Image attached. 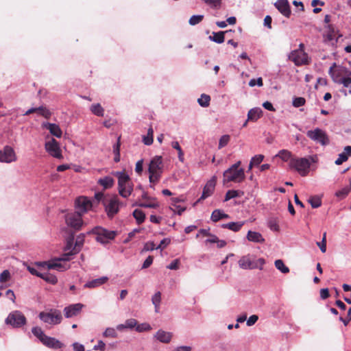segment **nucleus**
I'll return each mask as SVG.
<instances>
[{
    "label": "nucleus",
    "mask_w": 351,
    "mask_h": 351,
    "mask_svg": "<svg viewBox=\"0 0 351 351\" xmlns=\"http://www.w3.org/2000/svg\"><path fill=\"white\" fill-rule=\"evenodd\" d=\"M164 170L163 158L161 156L153 157L149 164V180L152 184H156L160 180Z\"/></svg>",
    "instance_id": "obj_1"
},
{
    "label": "nucleus",
    "mask_w": 351,
    "mask_h": 351,
    "mask_svg": "<svg viewBox=\"0 0 351 351\" xmlns=\"http://www.w3.org/2000/svg\"><path fill=\"white\" fill-rule=\"evenodd\" d=\"M316 156L308 158H295L291 159L289 167L295 169L302 176H306L309 172L311 163L316 162Z\"/></svg>",
    "instance_id": "obj_2"
},
{
    "label": "nucleus",
    "mask_w": 351,
    "mask_h": 351,
    "mask_svg": "<svg viewBox=\"0 0 351 351\" xmlns=\"http://www.w3.org/2000/svg\"><path fill=\"white\" fill-rule=\"evenodd\" d=\"M112 174L118 178V189L120 195L124 198L128 197L133 191V184L129 176L124 171H114Z\"/></svg>",
    "instance_id": "obj_3"
},
{
    "label": "nucleus",
    "mask_w": 351,
    "mask_h": 351,
    "mask_svg": "<svg viewBox=\"0 0 351 351\" xmlns=\"http://www.w3.org/2000/svg\"><path fill=\"white\" fill-rule=\"evenodd\" d=\"M39 319L44 323L49 325H57L61 323L62 316L60 311L51 308L47 311H42L38 314Z\"/></svg>",
    "instance_id": "obj_4"
},
{
    "label": "nucleus",
    "mask_w": 351,
    "mask_h": 351,
    "mask_svg": "<svg viewBox=\"0 0 351 351\" xmlns=\"http://www.w3.org/2000/svg\"><path fill=\"white\" fill-rule=\"evenodd\" d=\"M223 183L224 184L230 182L241 183L245 180V175L243 168H241L240 170L228 168L223 172Z\"/></svg>",
    "instance_id": "obj_5"
},
{
    "label": "nucleus",
    "mask_w": 351,
    "mask_h": 351,
    "mask_svg": "<svg viewBox=\"0 0 351 351\" xmlns=\"http://www.w3.org/2000/svg\"><path fill=\"white\" fill-rule=\"evenodd\" d=\"M90 232L96 234V240L102 244L108 243L110 240L114 239L117 235V232L108 230L99 226L94 228L88 233L89 234Z\"/></svg>",
    "instance_id": "obj_6"
},
{
    "label": "nucleus",
    "mask_w": 351,
    "mask_h": 351,
    "mask_svg": "<svg viewBox=\"0 0 351 351\" xmlns=\"http://www.w3.org/2000/svg\"><path fill=\"white\" fill-rule=\"evenodd\" d=\"M82 217V215L75 211L67 213L64 215L65 223L68 228L78 231L84 225Z\"/></svg>",
    "instance_id": "obj_7"
},
{
    "label": "nucleus",
    "mask_w": 351,
    "mask_h": 351,
    "mask_svg": "<svg viewBox=\"0 0 351 351\" xmlns=\"http://www.w3.org/2000/svg\"><path fill=\"white\" fill-rule=\"evenodd\" d=\"M239 266L243 269H263V265L265 263L264 258H260L256 261H252L250 255L243 256L239 260Z\"/></svg>",
    "instance_id": "obj_8"
},
{
    "label": "nucleus",
    "mask_w": 351,
    "mask_h": 351,
    "mask_svg": "<svg viewBox=\"0 0 351 351\" xmlns=\"http://www.w3.org/2000/svg\"><path fill=\"white\" fill-rule=\"evenodd\" d=\"M306 136L322 146L328 145L330 143V139L326 132L319 128L307 131Z\"/></svg>",
    "instance_id": "obj_9"
},
{
    "label": "nucleus",
    "mask_w": 351,
    "mask_h": 351,
    "mask_svg": "<svg viewBox=\"0 0 351 351\" xmlns=\"http://www.w3.org/2000/svg\"><path fill=\"white\" fill-rule=\"evenodd\" d=\"M104 205L108 217L112 218L119 212L121 202L117 196H113L105 198Z\"/></svg>",
    "instance_id": "obj_10"
},
{
    "label": "nucleus",
    "mask_w": 351,
    "mask_h": 351,
    "mask_svg": "<svg viewBox=\"0 0 351 351\" xmlns=\"http://www.w3.org/2000/svg\"><path fill=\"white\" fill-rule=\"evenodd\" d=\"M5 324L11 325L13 328H20L26 324V318L19 311L10 313L5 319Z\"/></svg>",
    "instance_id": "obj_11"
},
{
    "label": "nucleus",
    "mask_w": 351,
    "mask_h": 351,
    "mask_svg": "<svg viewBox=\"0 0 351 351\" xmlns=\"http://www.w3.org/2000/svg\"><path fill=\"white\" fill-rule=\"evenodd\" d=\"M346 73H347V70L343 66H337L336 63H333L328 71V73L333 82L339 84L346 77L344 76Z\"/></svg>",
    "instance_id": "obj_12"
},
{
    "label": "nucleus",
    "mask_w": 351,
    "mask_h": 351,
    "mask_svg": "<svg viewBox=\"0 0 351 351\" xmlns=\"http://www.w3.org/2000/svg\"><path fill=\"white\" fill-rule=\"evenodd\" d=\"M289 59L297 66L308 63V55L301 49L293 50L289 56Z\"/></svg>",
    "instance_id": "obj_13"
},
{
    "label": "nucleus",
    "mask_w": 351,
    "mask_h": 351,
    "mask_svg": "<svg viewBox=\"0 0 351 351\" xmlns=\"http://www.w3.org/2000/svg\"><path fill=\"white\" fill-rule=\"evenodd\" d=\"M75 206L76 210L75 212L83 215L91 209L93 205L91 201L88 198L82 196L76 199Z\"/></svg>",
    "instance_id": "obj_14"
},
{
    "label": "nucleus",
    "mask_w": 351,
    "mask_h": 351,
    "mask_svg": "<svg viewBox=\"0 0 351 351\" xmlns=\"http://www.w3.org/2000/svg\"><path fill=\"white\" fill-rule=\"evenodd\" d=\"M16 160V156L14 149L5 145L2 149H0V162L10 163Z\"/></svg>",
    "instance_id": "obj_15"
},
{
    "label": "nucleus",
    "mask_w": 351,
    "mask_h": 351,
    "mask_svg": "<svg viewBox=\"0 0 351 351\" xmlns=\"http://www.w3.org/2000/svg\"><path fill=\"white\" fill-rule=\"evenodd\" d=\"M46 151L53 157L60 159L62 158L61 149L56 140L52 138L51 141L45 143Z\"/></svg>",
    "instance_id": "obj_16"
},
{
    "label": "nucleus",
    "mask_w": 351,
    "mask_h": 351,
    "mask_svg": "<svg viewBox=\"0 0 351 351\" xmlns=\"http://www.w3.org/2000/svg\"><path fill=\"white\" fill-rule=\"evenodd\" d=\"M86 234L84 233H81L79 235L77 236L74 244V247L73 248L72 252H69L66 254H64V257L61 258L60 260L63 261H69L70 260V256H73L74 254H77L80 252L81 249L82 248L84 243Z\"/></svg>",
    "instance_id": "obj_17"
},
{
    "label": "nucleus",
    "mask_w": 351,
    "mask_h": 351,
    "mask_svg": "<svg viewBox=\"0 0 351 351\" xmlns=\"http://www.w3.org/2000/svg\"><path fill=\"white\" fill-rule=\"evenodd\" d=\"M216 180V176H213L211 179L206 182V185L203 189L202 196L198 199V202L208 197L213 194L215 187Z\"/></svg>",
    "instance_id": "obj_18"
},
{
    "label": "nucleus",
    "mask_w": 351,
    "mask_h": 351,
    "mask_svg": "<svg viewBox=\"0 0 351 351\" xmlns=\"http://www.w3.org/2000/svg\"><path fill=\"white\" fill-rule=\"evenodd\" d=\"M84 305L81 303L71 304L64 308V316L71 318L76 316L82 309Z\"/></svg>",
    "instance_id": "obj_19"
},
{
    "label": "nucleus",
    "mask_w": 351,
    "mask_h": 351,
    "mask_svg": "<svg viewBox=\"0 0 351 351\" xmlns=\"http://www.w3.org/2000/svg\"><path fill=\"white\" fill-rule=\"evenodd\" d=\"M274 5L283 16L287 18L290 16L291 9L288 0H277Z\"/></svg>",
    "instance_id": "obj_20"
},
{
    "label": "nucleus",
    "mask_w": 351,
    "mask_h": 351,
    "mask_svg": "<svg viewBox=\"0 0 351 351\" xmlns=\"http://www.w3.org/2000/svg\"><path fill=\"white\" fill-rule=\"evenodd\" d=\"M37 265L41 267H47L49 269H56L60 271H65L69 269L66 265H62L60 263V260L53 263L40 262Z\"/></svg>",
    "instance_id": "obj_21"
},
{
    "label": "nucleus",
    "mask_w": 351,
    "mask_h": 351,
    "mask_svg": "<svg viewBox=\"0 0 351 351\" xmlns=\"http://www.w3.org/2000/svg\"><path fill=\"white\" fill-rule=\"evenodd\" d=\"M173 337V333L167 332L162 329L158 330L154 335V338L163 343H169L171 342Z\"/></svg>",
    "instance_id": "obj_22"
},
{
    "label": "nucleus",
    "mask_w": 351,
    "mask_h": 351,
    "mask_svg": "<svg viewBox=\"0 0 351 351\" xmlns=\"http://www.w3.org/2000/svg\"><path fill=\"white\" fill-rule=\"evenodd\" d=\"M42 127L48 130L53 136L57 138H60L62 136V130L59 125H58L56 123L43 122L42 124Z\"/></svg>",
    "instance_id": "obj_23"
},
{
    "label": "nucleus",
    "mask_w": 351,
    "mask_h": 351,
    "mask_svg": "<svg viewBox=\"0 0 351 351\" xmlns=\"http://www.w3.org/2000/svg\"><path fill=\"white\" fill-rule=\"evenodd\" d=\"M44 346L53 349H58L62 347V343L58 339L46 335L41 342Z\"/></svg>",
    "instance_id": "obj_24"
},
{
    "label": "nucleus",
    "mask_w": 351,
    "mask_h": 351,
    "mask_svg": "<svg viewBox=\"0 0 351 351\" xmlns=\"http://www.w3.org/2000/svg\"><path fill=\"white\" fill-rule=\"evenodd\" d=\"M108 280V278L106 276H102L101 278L92 280L90 281L87 282L84 285V288L93 289L99 287L104 284H105Z\"/></svg>",
    "instance_id": "obj_25"
},
{
    "label": "nucleus",
    "mask_w": 351,
    "mask_h": 351,
    "mask_svg": "<svg viewBox=\"0 0 351 351\" xmlns=\"http://www.w3.org/2000/svg\"><path fill=\"white\" fill-rule=\"evenodd\" d=\"M244 224H245V221H237V222L231 221L229 223L221 224V228H224V229H228L233 232H237L241 230V228L244 226Z\"/></svg>",
    "instance_id": "obj_26"
},
{
    "label": "nucleus",
    "mask_w": 351,
    "mask_h": 351,
    "mask_svg": "<svg viewBox=\"0 0 351 351\" xmlns=\"http://www.w3.org/2000/svg\"><path fill=\"white\" fill-rule=\"evenodd\" d=\"M247 239L249 241L257 243H263L265 242V239L261 233L252 230L247 232Z\"/></svg>",
    "instance_id": "obj_27"
},
{
    "label": "nucleus",
    "mask_w": 351,
    "mask_h": 351,
    "mask_svg": "<svg viewBox=\"0 0 351 351\" xmlns=\"http://www.w3.org/2000/svg\"><path fill=\"white\" fill-rule=\"evenodd\" d=\"M263 111L260 108H254L247 113V120L256 121L262 115Z\"/></svg>",
    "instance_id": "obj_28"
},
{
    "label": "nucleus",
    "mask_w": 351,
    "mask_h": 351,
    "mask_svg": "<svg viewBox=\"0 0 351 351\" xmlns=\"http://www.w3.org/2000/svg\"><path fill=\"white\" fill-rule=\"evenodd\" d=\"M97 183L103 186L104 189L111 188L114 183V179L110 176H105L98 180Z\"/></svg>",
    "instance_id": "obj_29"
},
{
    "label": "nucleus",
    "mask_w": 351,
    "mask_h": 351,
    "mask_svg": "<svg viewBox=\"0 0 351 351\" xmlns=\"http://www.w3.org/2000/svg\"><path fill=\"white\" fill-rule=\"evenodd\" d=\"M229 217H230L228 214H226L225 213H223L222 210H221L219 209H216L212 213L210 219L213 221L217 222V221H219L220 219H228Z\"/></svg>",
    "instance_id": "obj_30"
},
{
    "label": "nucleus",
    "mask_w": 351,
    "mask_h": 351,
    "mask_svg": "<svg viewBox=\"0 0 351 351\" xmlns=\"http://www.w3.org/2000/svg\"><path fill=\"white\" fill-rule=\"evenodd\" d=\"M226 32H213V36H209V39L216 43L221 44L224 42V34Z\"/></svg>",
    "instance_id": "obj_31"
},
{
    "label": "nucleus",
    "mask_w": 351,
    "mask_h": 351,
    "mask_svg": "<svg viewBox=\"0 0 351 351\" xmlns=\"http://www.w3.org/2000/svg\"><path fill=\"white\" fill-rule=\"evenodd\" d=\"M90 110L93 114L97 117H103L104 114V109L100 104H92L90 107Z\"/></svg>",
    "instance_id": "obj_32"
},
{
    "label": "nucleus",
    "mask_w": 351,
    "mask_h": 351,
    "mask_svg": "<svg viewBox=\"0 0 351 351\" xmlns=\"http://www.w3.org/2000/svg\"><path fill=\"white\" fill-rule=\"evenodd\" d=\"M291 156H292L291 152L287 149H281L276 155V157H278V158H281L285 162H287L289 160L290 161L291 159L293 158Z\"/></svg>",
    "instance_id": "obj_33"
},
{
    "label": "nucleus",
    "mask_w": 351,
    "mask_h": 351,
    "mask_svg": "<svg viewBox=\"0 0 351 351\" xmlns=\"http://www.w3.org/2000/svg\"><path fill=\"white\" fill-rule=\"evenodd\" d=\"M40 278H43L46 282H49L52 285H55L58 282L57 277L55 275L50 274L49 272L42 273L41 276Z\"/></svg>",
    "instance_id": "obj_34"
},
{
    "label": "nucleus",
    "mask_w": 351,
    "mask_h": 351,
    "mask_svg": "<svg viewBox=\"0 0 351 351\" xmlns=\"http://www.w3.org/2000/svg\"><path fill=\"white\" fill-rule=\"evenodd\" d=\"M154 130L152 127H150L147 130V134L146 136H143V142L146 145H150L153 143L154 141Z\"/></svg>",
    "instance_id": "obj_35"
},
{
    "label": "nucleus",
    "mask_w": 351,
    "mask_h": 351,
    "mask_svg": "<svg viewBox=\"0 0 351 351\" xmlns=\"http://www.w3.org/2000/svg\"><path fill=\"white\" fill-rule=\"evenodd\" d=\"M173 204H172V206L170 207V209L173 210L174 213L181 215L182 213L186 210V208L176 204V203L180 202V199L178 198L173 199Z\"/></svg>",
    "instance_id": "obj_36"
},
{
    "label": "nucleus",
    "mask_w": 351,
    "mask_h": 351,
    "mask_svg": "<svg viewBox=\"0 0 351 351\" xmlns=\"http://www.w3.org/2000/svg\"><path fill=\"white\" fill-rule=\"evenodd\" d=\"M74 240H75V237H74V234L73 233H71L70 234L66 241V246H65V251H69V252H73V248L74 247Z\"/></svg>",
    "instance_id": "obj_37"
},
{
    "label": "nucleus",
    "mask_w": 351,
    "mask_h": 351,
    "mask_svg": "<svg viewBox=\"0 0 351 351\" xmlns=\"http://www.w3.org/2000/svg\"><path fill=\"white\" fill-rule=\"evenodd\" d=\"M133 217L136 220V222L141 224L145 221V214L141 210L135 209L133 211Z\"/></svg>",
    "instance_id": "obj_38"
},
{
    "label": "nucleus",
    "mask_w": 351,
    "mask_h": 351,
    "mask_svg": "<svg viewBox=\"0 0 351 351\" xmlns=\"http://www.w3.org/2000/svg\"><path fill=\"white\" fill-rule=\"evenodd\" d=\"M32 332L40 340V342H42L43 339H44L45 337H46V335L45 334L43 329L38 326L33 327L32 329Z\"/></svg>",
    "instance_id": "obj_39"
},
{
    "label": "nucleus",
    "mask_w": 351,
    "mask_h": 351,
    "mask_svg": "<svg viewBox=\"0 0 351 351\" xmlns=\"http://www.w3.org/2000/svg\"><path fill=\"white\" fill-rule=\"evenodd\" d=\"M210 97L206 94H202L200 97L197 99L199 105L202 107H208L210 104Z\"/></svg>",
    "instance_id": "obj_40"
},
{
    "label": "nucleus",
    "mask_w": 351,
    "mask_h": 351,
    "mask_svg": "<svg viewBox=\"0 0 351 351\" xmlns=\"http://www.w3.org/2000/svg\"><path fill=\"white\" fill-rule=\"evenodd\" d=\"M274 265L276 269L280 271L282 273L287 274L289 272V267L284 264L282 260L278 259L275 261Z\"/></svg>",
    "instance_id": "obj_41"
},
{
    "label": "nucleus",
    "mask_w": 351,
    "mask_h": 351,
    "mask_svg": "<svg viewBox=\"0 0 351 351\" xmlns=\"http://www.w3.org/2000/svg\"><path fill=\"white\" fill-rule=\"evenodd\" d=\"M161 301V293L160 291L156 292L152 298V304L154 305L155 311L158 312Z\"/></svg>",
    "instance_id": "obj_42"
},
{
    "label": "nucleus",
    "mask_w": 351,
    "mask_h": 351,
    "mask_svg": "<svg viewBox=\"0 0 351 351\" xmlns=\"http://www.w3.org/2000/svg\"><path fill=\"white\" fill-rule=\"evenodd\" d=\"M308 202L313 208H317L322 205V200L319 197L315 195L308 199Z\"/></svg>",
    "instance_id": "obj_43"
},
{
    "label": "nucleus",
    "mask_w": 351,
    "mask_h": 351,
    "mask_svg": "<svg viewBox=\"0 0 351 351\" xmlns=\"http://www.w3.org/2000/svg\"><path fill=\"white\" fill-rule=\"evenodd\" d=\"M350 192V187L345 186L335 193V196L339 199L345 198Z\"/></svg>",
    "instance_id": "obj_44"
},
{
    "label": "nucleus",
    "mask_w": 351,
    "mask_h": 351,
    "mask_svg": "<svg viewBox=\"0 0 351 351\" xmlns=\"http://www.w3.org/2000/svg\"><path fill=\"white\" fill-rule=\"evenodd\" d=\"M171 147L178 151V158L180 162L184 161V152L179 145L178 141H173L171 143Z\"/></svg>",
    "instance_id": "obj_45"
},
{
    "label": "nucleus",
    "mask_w": 351,
    "mask_h": 351,
    "mask_svg": "<svg viewBox=\"0 0 351 351\" xmlns=\"http://www.w3.org/2000/svg\"><path fill=\"white\" fill-rule=\"evenodd\" d=\"M240 196V191L237 190H229L227 191L225 196V202H227L232 198Z\"/></svg>",
    "instance_id": "obj_46"
},
{
    "label": "nucleus",
    "mask_w": 351,
    "mask_h": 351,
    "mask_svg": "<svg viewBox=\"0 0 351 351\" xmlns=\"http://www.w3.org/2000/svg\"><path fill=\"white\" fill-rule=\"evenodd\" d=\"M268 226L272 231H278L279 230V226H278V221L276 218H271L268 221Z\"/></svg>",
    "instance_id": "obj_47"
},
{
    "label": "nucleus",
    "mask_w": 351,
    "mask_h": 351,
    "mask_svg": "<svg viewBox=\"0 0 351 351\" xmlns=\"http://www.w3.org/2000/svg\"><path fill=\"white\" fill-rule=\"evenodd\" d=\"M204 19L203 15H193L189 21L191 25H195L199 23Z\"/></svg>",
    "instance_id": "obj_48"
},
{
    "label": "nucleus",
    "mask_w": 351,
    "mask_h": 351,
    "mask_svg": "<svg viewBox=\"0 0 351 351\" xmlns=\"http://www.w3.org/2000/svg\"><path fill=\"white\" fill-rule=\"evenodd\" d=\"M104 337H112L116 338L117 337V333L114 328H107L103 333Z\"/></svg>",
    "instance_id": "obj_49"
},
{
    "label": "nucleus",
    "mask_w": 351,
    "mask_h": 351,
    "mask_svg": "<svg viewBox=\"0 0 351 351\" xmlns=\"http://www.w3.org/2000/svg\"><path fill=\"white\" fill-rule=\"evenodd\" d=\"M152 330L151 326L147 323H143L141 324H136V330L138 332L144 331H149Z\"/></svg>",
    "instance_id": "obj_50"
},
{
    "label": "nucleus",
    "mask_w": 351,
    "mask_h": 351,
    "mask_svg": "<svg viewBox=\"0 0 351 351\" xmlns=\"http://www.w3.org/2000/svg\"><path fill=\"white\" fill-rule=\"evenodd\" d=\"M139 206L143 208H156L159 206V204L157 201H156V199H154L153 202L141 203L139 204Z\"/></svg>",
    "instance_id": "obj_51"
},
{
    "label": "nucleus",
    "mask_w": 351,
    "mask_h": 351,
    "mask_svg": "<svg viewBox=\"0 0 351 351\" xmlns=\"http://www.w3.org/2000/svg\"><path fill=\"white\" fill-rule=\"evenodd\" d=\"M206 4L213 8H219L221 6L222 0H202Z\"/></svg>",
    "instance_id": "obj_52"
},
{
    "label": "nucleus",
    "mask_w": 351,
    "mask_h": 351,
    "mask_svg": "<svg viewBox=\"0 0 351 351\" xmlns=\"http://www.w3.org/2000/svg\"><path fill=\"white\" fill-rule=\"evenodd\" d=\"M230 136L228 135V134H226V135H223L220 139H219V149H221L223 148V147H225L226 145H227V144L228 143L229 141H230Z\"/></svg>",
    "instance_id": "obj_53"
},
{
    "label": "nucleus",
    "mask_w": 351,
    "mask_h": 351,
    "mask_svg": "<svg viewBox=\"0 0 351 351\" xmlns=\"http://www.w3.org/2000/svg\"><path fill=\"white\" fill-rule=\"evenodd\" d=\"M317 246L319 247L322 252L324 253L326 251V233L324 232L322 240L321 242H317Z\"/></svg>",
    "instance_id": "obj_54"
},
{
    "label": "nucleus",
    "mask_w": 351,
    "mask_h": 351,
    "mask_svg": "<svg viewBox=\"0 0 351 351\" xmlns=\"http://www.w3.org/2000/svg\"><path fill=\"white\" fill-rule=\"evenodd\" d=\"M306 100L304 97H295L293 100V106L295 108L301 107L305 104Z\"/></svg>",
    "instance_id": "obj_55"
},
{
    "label": "nucleus",
    "mask_w": 351,
    "mask_h": 351,
    "mask_svg": "<svg viewBox=\"0 0 351 351\" xmlns=\"http://www.w3.org/2000/svg\"><path fill=\"white\" fill-rule=\"evenodd\" d=\"M348 156L346 153H341L338 155L337 159L335 160V163L337 165H341L343 162H346L348 160Z\"/></svg>",
    "instance_id": "obj_56"
},
{
    "label": "nucleus",
    "mask_w": 351,
    "mask_h": 351,
    "mask_svg": "<svg viewBox=\"0 0 351 351\" xmlns=\"http://www.w3.org/2000/svg\"><path fill=\"white\" fill-rule=\"evenodd\" d=\"M125 327L128 329H132L136 327L137 321L135 319H128L125 322Z\"/></svg>",
    "instance_id": "obj_57"
},
{
    "label": "nucleus",
    "mask_w": 351,
    "mask_h": 351,
    "mask_svg": "<svg viewBox=\"0 0 351 351\" xmlns=\"http://www.w3.org/2000/svg\"><path fill=\"white\" fill-rule=\"evenodd\" d=\"M119 147H120V145H119V143L118 142L117 143H116L114 145V147H113V151H114V153L115 155L114 160L116 162H118L120 160Z\"/></svg>",
    "instance_id": "obj_58"
},
{
    "label": "nucleus",
    "mask_w": 351,
    "mask_h": 351,
    "mask_svg": "<svg viewBox=\"0 0 351 351\" xmlns=\"http://www.w3.org/2000/svg\"><path fill=\"white\" fill-rule=\"evenodd\" d=\"M263 84V79L261 77H258L257 79H251L249 82V86L251 87H254L256 85L258 86H262Z\"/></svg>",
    "instance_id": "obj_59"
},
{
    "label": "nucleus",
    "mask_w": 351,
    "mask_h": 351,
    "mask_svg": "<svg viewBox=\"0 0 351 351\" xmlns=\"http://www.w3.org/2000/svg\"><path fill=\"white\" fill-rule=\"evenodd\" d=\"M10 278V274L8 270H4L0 274V282H7Z\"/></svg>",
    "instance_id": "obj_60"
},
{
    "label": "nucleus",
    "mask_w": 351,
    "mask_h": 351,
    "mask_svg": "<svg viewBox=\"0 0 351 351\" xmlns=\"http://www.w3.org/2000/svg\"><path fill=\"white\" fill-rule=\"evenodd\" d=\"M263 159H264V156L262 154H258V155H256L255 156L252 157V158L251 159V162L254 165H258L263 160Z\"/></svg>",
    "instance_id": "obj_61"
},
{
    "label": "nucleus",
    "mask_w": 351,
    "mask_h": 351,
    "mask_svg": "<svg viewBox=\"0 0 351 351\" xmlns=\"http://www.w3.org/2000/svg\"><path fill=\"white\" fill-rule=\"evenodd\" d=\"M170 242H171L170 239H169V238L163 239L160 241V244L156 247V250H158V249L163 250L170 243Z\"/></svg>",
    "instance_id": "obj_62"
},
{
    "label": "nucleus",
    "mask_w": 351,
    "mask_h": 351,
    "mask_svg": "<svg viewBox=\"0 0 351 351\" xmlns=\"http://www.w3.org/2000/svg\"><path fill=\"white\" fill-rule=\"evenodd\" d=\"M153 260L154 257L152 256H149L143 263L141 269L148 268L152 264Z\"/></svg>",
    "instance_id": "obj_63"
},
{
    "label": "nucleus",
    "mask_w": 351,
    "mask_h": 351,
    "mask_svg": "<svg viewBox=\"0 0 351 351\" xmlns=\"http://www.w3.org/2000/svg\"><path fill=\"white\" fill-rule=\"evenodd\" d=\"M258 319V317L256 315H251L247 319V326H253Z\"/></svg>",
    "instance_id": "obj_64"
}]
</instances>
